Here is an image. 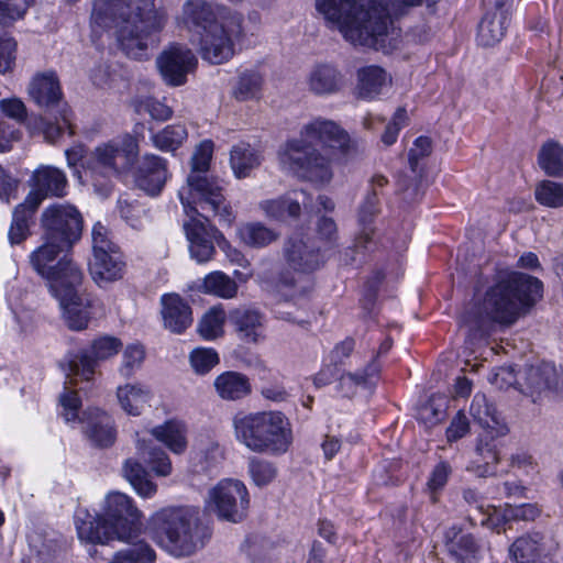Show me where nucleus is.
Masks as SVG:
<instances>
[{
	"label": "nucleus",
	"instance_id": "1",
	"mask_svg": "<svg viewBox=\"0 0 563 563\" xmlns=\"http://www.w3.org/2000/svg\"><path fill=\"white\" fill-rule=\"evenodd\" d=\"M90 21L95 32L114 30L128 57L143 59L165 27L167 13L154 0H95Z\"/></svg>",
	"mask_w": 563,
	"mask_h": 563
},
{
	"label": "nucleus",
	"instance_id": "2",
	"mask_svg": "<svg viewBox=\"0 0 563 563\" xmlns=\"http://www.w3.org/2000/svg\"><path fill=\"white\" fill-rule=\"evenodd\" d=\"M316 9L332 29L353 45L389 53L399 46L401 31L394 16L373 0H316Z\"/></svg>",
	"mask_w": 563,
	"mask_h": 563
},
{
	"label": "nucleus",
	"instance_id": "3",
	"mask_svg": "<svg viewBox=\"0 0 563 563\" xmlns=\"http://www.w3.org/2000/svg\"><path fill=\"white\" fill-rule=\"evenodd\" d=\"M68 247L70 245L45 236V242L30 254V263L47 280L68 328L81 331L88 327L96 300L81 289L82 272L68 256L56 262L57 256Z\"/></svg>",
	"mask_w": 563,
	"mask_h": 563
},
{
	"label": "nucleus",
	"instance_id": "4",
	"mask_svg": "<svg viewBox=\"0 0 563 563\" xmlns=\"http://www.w3.org/2000/svg\"><path fill=\"white\" fill-rule=\"evenodd\" d=\"M349 141V134L336 122L322 117L314 118L302 125L298 137L287 140L279 146V168L300 179L328 184L333 176L331 161L314 144L343 150Z\"/></svg>",
	"mask_w": 563,
	"mask_h": 563
},
{
	"label": "nucleus",
	"instance_id": "5",
	"mask_svg": "<svg viewBox=\"0 0 563 563\" xmlns=\"http://www.w3.org/2000/svg\"><path fill=\"white\" fill-rule=\"evenodd\" d=\"M543 284L537 277L511 272L487 288L483 299L463 316L470 331H484L492 323L515 324L542 298Z\"/></svg>",
	"mask_w": 563,
	"mask_h": 563
},
{
	"label": "nucleus",
	"instance_id": "6",
	"mask_svg": "<svg viewBox=\"0 0 563 563\" xmlns=\"http://www.w3.org/2000/svg\"><path fill=\"white\" fill-rule=\"evenodd\" d=\"M179 27L199 37L201 57L221 64L233 54V41L243 34V18L208 0H186L176 15Z\"/></svg>",
	"mask_w": 563,
	"mask_h": 563
},
{
	"label": "nucleus",
	"instance_id": "7",
	"mask_svg": "<svg viewBox=\"0 0 563 563\" xmlns=\"http://www.w3.org/2000/svg\"><path fill=\"white\" fill-rule=\"evenodd\" d=\"M141 518L142 512L130 496L111 492L104 497L99 516L78 509L75 525L81 542L106 544L112 540L129 541L137 531Z\"/></svg>",
	"mask_w": 563,
	"mask_h": 563
},
{
	"label": "nucleus",
	"instance_id": "8",
	"mask_svg": "<svg viewBox=\"0 0 563 563\" xmlns=\"http://www.w3.org/2000/svg\"><path fill=\"white\" fill-rule=\"evenodd\" d=\"M213 154V143L202 141L191 156V172L187 185L179 190V198L185 212L192 210L203 217L219 216V220L231 225L235 219L233 210L223 195L220 180L206 175Z\"/></svg>",
	"mask_w": 563,
	"mask_h": 563
},
{
	"label": "nucleus",
	"instance_id": "9",
	"mask_svg": "<svg viewBox=\"0 0 563 563\" xmlns=\"http://www.w3.org/2000/svg\"><path fill=\"white\" fill-rule=\"evenodd\" d=\"M155 539L172 555L190 556L202 549L211 531L201 520L195 506H168L155 511L150 518Z\"/></svg>",
	"mask_w": 563,
	"mask_h": 563
},
{
	"label": "nucleus",
	"instance_id": "10",
	"mask_svg": "<svg viewBox=\"0 0 563 563\" xmlns=\"http://www.w3.org/2000/svg\"><path fill=\"white\" fill-rule=\"evenodd\" d=\"M233 428L236 440L255 453L282 455L292 443L291 424L280 411L239 412Z\"/></svg>",
	"mask_w": 563,
	"mask_h": 563
},
{
	"label": "nucleus",
	"instance_id": "11",
	"mask_svg": "<svg viewBox=\"0 0 563 563\" xmlns=\"http://www.w3.org/2000/svg\"><path fill=\"white\" fill-rule=\"evenodd\" d=\"M139 155V145L131 135L112 140L96 146L82 163V174L76 169L78 179L90 183L96 192L108 196L111 191V179L129 172Z\"/></svg>",
	"mask_w": 563,
	"mask_h": 563
},
{
	"label": "nucleus",
	"instance_id": "12",
	"mask_svg": "<svg viewBox=\"0 0 563 563\" xmlns=\"http://www.w3.org/2000/svg\"><path fill=\"white\" fill-rule=\"evenodd\" d=\"M283 257L287 268L297 273L298 277L283 273L279 277L280 288H294L292 297L305 295L309 289V279L305 274L318 269L323 264L322 254L310 239L296 234L285 241Z\"/></svg>",
	"mask_w": 563,
	"mask_h": 563
},
{
	"label": "nucleus",
	"instance_id": "13",
	"mask_svg": "<svg viewBox=\"0 0 563 563\" xmlns=\"http://www.w3.org/2000/svg\"><path fill=\"white\" fill-rule=\"evenodd\" d=\"M92 251L89 271L96 284L103 286L123 277L125 263L122 254L109 239L108 229L100 222L92 228Z\"/></svg>",
	"mask_w": 563,
	"mask_h": 563
},
{
	"label": "nucleus",
	"instance_id": "14",
	"mask_svg": "<svg viewBox=\"0 0 563 563\" xmlns=\"http://www.w3.org/2000/svg\"><path fill=\"white\" fill-rule=\"evenodd\" d=\"M249 503L246 486L241 481L227 478L209 490L207 506L219 519L240 522L246 516Z\"/></svg>",
	"mask_w": 563,
	"mask_h": 563
},
{
	"label": "nucleus",
	"instance_id": "15",
	"mask_svg": "<svg viewBox=\"0 0 563 563\" xmlns=\"http://www.w3.org/2000/svg\"><path fill=\"white\" fill-rule=\"evenodd\" d=\"M517 383L533 402L543 401L563 394V369L553 363L542 362L529 366Z\"/></svg>",
	"mask_w": 563,
	"mask_h": 563
},
{
	"label": "nucleus",
	"instance_id": "16",
	"mask_svg": "<svg viewBox=\"0 0 563 563\" xmlns=\"http://www.w3.org/2000/svg\"><path fill=\"white\" fill-rule=\"evenodd\" d=\"M123 347L122 341L112 335H101L92 340L90 347L71 354L67 358V376H78L89 380L99 362L110 360Z\"/></svg>",
	"mask_w": 563,
	"mask_h": 563
},
{
	"label": "nucleus",
	"instance_id": "17",
	"mask_svg": "<svg viewBox=\"0 0 563 563\" xmlns=\"http://www.w3.org/2000/svg\"><path fill=\"white\" fill-rule=\"evenodd\" d=\"M41 221L45 230V236L64 245L71 246L80 238L82 218L71 205L55 203L47 207L42 213Z\"/></svg>",
	"mask_w": 563,
	"mask_h": 563
},
{
	"label": "nucleus",
	"instance_id": "18",
	"mask_svg": "<svg viewBox=\"0 0 563 563\" xmlns=\"http://www.w3.org/2000/svg\"><path fill=\"white\" fill-rule=\"evenodd\" d=\"M186 214L189 220L184 223V229L189 241L190 255L198 263H206L214 255L213 242L223 239V235L209 223V218L216 216L203 217L192 210H189V213L186 212Z\"/></svg>",
	"mask_w": 563,
	"mask_h": 563
},
{
	"label": "nucleus",
	"instance_id": "19",
	"mask_svg": "<svg viewBox=\"0 0 563 563\" xmlns=\"http://www.w3.org/2000/svg\"><path fill=\"white\" fill-rule=\"evenodd\" d=\"M156 65L164 81L178 87L187 81V75L195 69L197 58L188 47L174 44L158 55Z\"/></svg>",
	"mask_w": 563,
	"mask_h": 563
},
{
	"label": "nucleus",
	"instance_id": "20",
	"mask_svg": "<svg viewBox=\"0 0 563 563\" xmlns=\"http://www.w3.org/2000/svg\"><path fill=\"white\" fill-rule=\"evenodd\" d=\"M33 189L26 196V205L38 208L42 201L49 197L66 195L67 177L65 173L54 166L42 165L37 167L31 178Z\"/></svg>",
	"mask_w": 563,
	"mask_h": 563
},
{
	"label": "nucleus",
	"instance_id": "21",
	"mask_svg": "<svg viewBox=\"0 0 563 563\" xmlns=\"http://www.w3.org/2000/svg\"><path fill=\"white\" fill-rule=\"evenodd\" d=\"M168 176L167 161L154 154H144L133 172L135 186L150 196L161 194Z\"/></svg>",
	"mask_w": 563,
	"mask_h": 563
},
{
	"label": "nucleus",
	"instance_id": "22",
	"mask_svg": "<svg viewBox=\"0 0 563 563\" xmlns=\"http://www.w3.org/2000/svg\"><path fill=\"white\" fill-rule=\"evenodd\" d=\"M229 321L236 338L243 343L257 344L266 338V318L258 309L236 308L230 312Z\"/></svg>",
	"mask_w": 563,
	"mask_h": 563
},
{
	"label": "nucleus",
	"instance_id": "23",
	"mask_svg": "<svg viewBox=\"0 0 563 563\" xmlns=\"http://www.w3.org/2000/svg\"><path fill=\"white\" fill-rule=\"evenodd\" d=\"M301 205L306 210L313 209L312 197L305 190H294L278 198L263 200L258 207L268 219L282 222L288 218H298Z\"/></svg>",
	"mask_w": 563,
	"mask_h": 563
},
{
	"label": "nucleus",
	"instance_id": "24",
	"mask_svg": "<svg viewBox=\"0 0 563 563\" xmlns=\"http://www.w3.org/2000/svg\"><path fill=\"white\" fill-rule=\"evenodd\" d=\"M161 314L164 328L180 334L192 323V311L188 302L178 294H165L161 297Z\"/></svg>",
	"mask_w": 563,
	"mask_h": 563
},
{
	"label": "nucleus",
	"instance_id": "25",
	"mask_svg": "<svg viewBox=\"0 0 563 563\" xmlns=\"http://www.w3.org/2000/svg\"><path fill=\"white\" fill-rule=\"evenodd\" d=\"M84 432L90 441L100 448L112 445L117 438L114 421L107 412L93 408L84 411L81 419Z\"/></svg>",
	"mask_w": 563,
	"mask_h": 563
},
{
	"label": "nucleus",
	"instance_id": "26",
	"mask_svg": "<svg viewBox=\"0 0 563 563\" xmlns=\"http://www.w3.org/2000/svg\"><path fill=\"white\" fill-rule=\"evenodd\" d=\"M306 85L312 95L328 97L341 91L344 87V76L331 64H318L307 74Z\"/></svg>",
	"mask_w": 563,
	"mask_h": 563
},
{
	"label": "nucleus",
	"instance_id": "27",
	"mask_svg": "<svg viewBox=\"0 0 563 563\" xmlns=\"http://www.w3.org/2000/svg\"><path fill=\"white\" fill-rule=\"evenodd\" d=\"M544 537L538 532L521 536L509 548L514 563H549Z\"/></svg>",
	"mask_w": 563,
	"mask_h": 563
},
{
	"label": "nucleus",
	"instance_id": "28",
	"mask_svg": "<svg viewBox=\"0 0 563 563\" xmlns=\"http://www.w3.org/2000/svg\"><path fill=\"white\" fill-rule=\"evenodd\" d=\"M32 100L42 108H53L62 99L59 80L54 71H45L33 77L29 86Z\"/></svg>",
	"mask_w": 563,
	"mask_h": 563
},
{
	"label": "nucleus",
	"instance_id": "29",
	"mask_svg": "<svg viewBox=\"0 0 563 563\" xmlns=\"http://www.w3.org/2000/svg\"><path fill=\"white\" fill-rule=\"evenodd\" d=\"M213 387L218 397L225 401H236L252 393L250 378L236 371H227L218 375Z\"/></svg>",
	"mask_w": 563,
	"mask_h": 563
},
{
	"label": "nucleus",
	"instance_id": "30",
	"mask_svg": "<svg viewBox=\"0 0 563 563\" xmlns=\"http://www.w3.org/2000/svg\"><path fill=\"white\" fill-rule=\"evenodd\" d=\"M445 547L450 555L461 563H474L481 552V545L475 538L456 527L445 532Z\"/></svg>",
	"mask_w": 563,
	"mask_h": 563
},
{
	"label": "nucleus",
	"instance_id": "31",
	"mask_svg": "<svg viewBox=\"0 0 563 563\" xmlns=\"http://www.w3.org/2000/svg\"><path fill=\"white\" fill-rule=\"evenodd\" d=\"M389 75L379 66L369 65L357 70L356 93L358 98L373 100L390 84Z\"/></svg>",
	"mask_w": 563,
	"mask_h": 563
},
{
	"label": "nucleus",
	"instance_id": "32",
	"mask_svg": "<svg viewBox=\"0 0 563 563\" xmlns=\"http://www.w3.org/2000/svg\"><path fill=\"white\" fill-rule=\"evenodd\" d=\"M261 163V153L249 143L240 142L230 152V166L239 179L250 176Z\"/></svg>",
	"mask_w": 563,
	"mask_h": 563
},
{
	"label": "nucleus",
	"instance_id": "33",
	"mask_svg": "<svg viewBox=\"0 0 563 563\" xmlns=\"http://www.w3.org/2000/svg\"><path fill=\"white\" fill-rule=\"evenodd\" d=\"M279 233L262 222L242 223L236 228V236L242 244L252 249H263L276 242Z\"/></svg>",
	"mask_w": 563,
	"mask_h": 563
},
{
	"label": "nucleus",
	"instance_id": "34",
	"mask_svg": "<svg viewBox=\"0 0 563 563\" xmlns=\"http://www.w3.org/2000/svg\"><path fill=\"white\" fill-rule=\"evenodd\" d=\"M470 413L482 428L495 430L497 434L505 435L507 427L499 420L498 412L484 394H476L472 400Z\"/></svg>",
	"mask_w": 563,
	"mask_h": 563
},
{
	"label": "nucleus",
	"instance_id": "35",
	"mask_svg": "<svg viewBox=\"0 0 563 563\" xmlns=\"http://www.w3.org/2000/svg\"><path fill=\"white\" fill-rule=\"evenodd\" d=\"M152 397L151 390L142 384H125L117 388L121 408L132 416L141 415Z\"/></svg>",
	"mask_w": 563,
	"mask_h": 563
},
{
	"label": "nucleus",
	"instance_id": "36",
	"mask_svg": "<svg viewBox=\"0 0 563 563\" xmlns=\"http://www.w3.org/2000/svg\"><path fill=\"white\" fill-rule=\"evenodd\" d=\"M152 435L173 453L181 454L187 449V429L183 422L170 420L152 429Z\"/></svg>",
	"mask_w": 563,
	"mask_h": 563
},
{
	"label": "nucleus",
	"instance_id": "37",
	"mask_svg": "<svg viewBox=\"0 0 563 563\" xmlns=\"http://www.w3.org/2000/svg\"><path fill=\"white\" fill-rule=\"evenodd\" d=\"M506 11L486 13L478 25L477 41L483 46H493L500 42L507 30Z\"/></svg>",
	"mask_w": 563,
	"mask_h": 563
},
{
	"label": "nucleus",
	"instance_id": "38",
	"mask_svg": "<svg viewBox=\"0 0 563 563\" xmlns=\"http://www.w3.org/2000/svg\"><path fill=\"white\" fill-rule=\"evenodd\" d=\"M122 473L140 497L152 498L157 493V485L150 479L148 473L139 461L128 459Z\"/></svg>",
	"mask_w": 563,
	"mask_h": 563
},
{
	"label": "nucleus",
	"instance_id": "39",
	"mask_svg": "<svg viewBox=\"0 0 563 563\" xmlns=\"http://www.w3.org/2000/svg\"><path fill=\"white\" fill-rule=\"evenodd\" d=\"M378 213V198L375 195H366L360 206L357 221L361 227L360 233L355 238L356 246L367 247L368 243H374V229L372 223Z\"/></svg>",
	"mask_w": 563,
	"mask_h": 563
},
{
	"label": "nucleus",
	"instance_id": "40",
	"mask_svg": "<svg viewBox=\"0 0 563 563\" xmlns=\"http://www.w3.org/2000/svg\"><path fill=\"white\" fill-rule=\"evenodd\" d=\"M222 453L219 444L211 440H200L192 451V471L195 473H208L221 461Z\"/></svg>",
	"mask_w": 563,
	"mask_h": 563
},
{
	"label": "nucleus",
	"instance_id": "41",
	"mask_svg": "<svg viewBox=\"0 0 563 563\" xmlns=\"http://www.w3.org/2000/svg\"><path fill=\"white\" fill-rule=\"evenodd\" d=\"M538 163L549 176L563 177V146L554 141H547L540 148Z\"/></svg>",
	"mask_w": 563,
	"mask_h": 563
},
{
	"label": "nucleus",
	"instance_id": "42",
	"mask_svg": "<svg viewBox=\"0 0 563 563\" xmlns=\"http://www.w3.org/2000/svg\"><path fill=\"white\" fill-rule=\"evenodd\" d=\"M136 449L141 457L146 461L153 472L158 476H168L172 473V462L161 449L154 448L151 440L139 439Z\"/></svg>",
	"mask_w": 563,
	"mask_h": 563
},
{
	"label": "nucleus",
	"instance_id": "43",
	"mask_svg": "<svg viewBox=\"0 0 563 563\" xmlns=\"http://www.w3.org/2000/svg\"><path fill=\"white\" fill-rule=\"evenodd\" d=\"M58 114L59 117L56 118L55 122L44 117H40L37 120L38 129L49 143H54L65 131H67L69 135L75 134L71 124V110L67 106H64L58 111Z\"/></svg>",
	"mask_w": 563,
	"mask_h": 563
},
{
	"label": "nucleus",
	"instance_id": "44",
	"mask_svg": "<svg viewBox=\"0 0 563 563\" xmlns=\"http://www.w3.org/2000/svg\"><path fill=\"white\" fill-rule=\"evenodd\" d=\"M37 208H31L29 203L26 205V199L15 207L8 233L11 244H19L29 236L30 222Z\"/></svg>",
	"mask_w": 563,
	"mask_h": 563
},
{
	"label": "nucleus",
	"instance_id": "45",
	"mask_svg": "<svg viewBox=\"0 0 563 563\" xmlns=\"http://www.w3.org/2000/svg\"><path fill=\"white\" fill-rule=\"evenodd\" d=\"M201 289L206 294L231 299L238 294V284L223 272L216 271L203 278Z\"/></svg>",
	"mask_w": 563,
	"mask_h": 563
},
{
	"label": "nucleus",
	"instance_id": "46",
	"mask_svg": "<svg viewBox=\"0 0 563 563\" xmlns=\"http://www.w3.org/2000/svg\"><path fill=\"white\" fill-rule=\"evenodd\" d=\"M225 313L223 309L213 307L208 310L197 324V332L206 341H213L224 334Z\"/></svg>",
	"mask_w": 563,
	"mask_h": 563
},
{
	"label": "nucleus",
	"instance_id": "47",
	"mask_svg": "<svg viewBox=\"0 0 563 563\" xmlns=\"http://www.w3.org/2000/svg\"><path fill=\"white\" fill-rule=\"evenodd\" d=\"M187 130L183 124H172L151 136L153 145L165 152H173L178 148L187 139Z\"/></svg>",
	"mask_w": 563,
	"mask_h": 563
},
{
	"label": "nucleus",
	"instance_id": "48",
	"mask_svg": "<svg viewBox=\"0 0 563 563\" xmlns=\"http://www.w3.org/2000/svg\"><path fill=\"white\" fill-rule=\"evenodd\" d=\"M247 472L253 484L257 487L269 485L278 475V468L274 462L257 456L249 459Z\"/></svg>",
	"mask_w": 563,
	"mask_h": 563
},
{
	"label": "nucleus",
	"instance_id": "49",
	"mask_svg": "<svg viewBox=\"0 0 563 563\" xmlns=\"http://www.w3.org/2000/svg\"><path fill=\"white\" fill-rule=\"evenodd\" d=\"M262 76L255 71L243 73L233 88V97L239 101L256 99L262 91Z\"/></svg>",
	"mask_w": 563,
	"mask_h": 563
},
{
	"label": "nucleus",
	"instance_id": "50",
	"mask_svg": "<svg viewBox=\"0 0 563 563\" xmlns=\"http://www.w3.org/2000/svg\"><path fill=\"white\" fill-rule=\"evenodd\" d=\"M145 360V349L140 343H133L125 346L122 352L121 364L118 368L119 374L124 378H130L139 371Z\"/></svg>",
	"mask_w": 563,
	"mask_h": 563
},
{
	"label": "nucleus",
	"instance_id": "51",
	"mask_svg": "<svg viewBox=\"0 0 563 563\" xmlns=\"http://www.w3.org/2000/svg\"><path fill=\"white\" fill-rule=\"evenodd\" d=\"M537 201L549 208L563 207V184L552 180H543L536 187Z\"/></svg>",
	"mask_w": 563,
	"mask_h": 563
},
{
	"label": "nucleus",
	"instance_id": "52",
	"mask_svg": "<svg viewBox=\"0 0 563 563\" xmlns=\"http://www.w3.org/2000/svg\"><path fill=\"white\" fill-rule=\"evenodd\" d=\"M155 551L145 542H139L120 551L109 563H154Z\"/></svg>",
	"mask_w": 563,
	"mask_h": 563
},
{
	"label": "nucleus",
	"instance_id": "53",
	"mask_svg": "<svg viewBox=\"0 0 563 563\" xmlns=\"http://www.w3.org/2000/svg\"><path fill=\"white\" fill-rule=\"evenodd\" d=\"M189 361L195 373L205 375L219 364L220 357L212 347H197L190 352Z\"/></svg>",
	"mask_w": 563,
	"mask_h": 563
},
{
	"label": "nucleus",
	"instance_id": "54",
	"mask_svg": "<svg viewBox=\"0 0 563 563\" xmlns=\"http://www.w3.org/2000/svg\"><path fill=\"white\" fill-rule=\"evenodd\" d=\"M26 9V0H0V25H8L21 19Z\"/></svg>",
	"mask_w": 563,
	"mask_h": 563
},
{
	"label": "nucleus",
	"instance_id": "55",
	"mask_svg": "<svg viewBox=\"0 0 563 563\" xmlns=\"http://www.w3.org/2000/svg\"><path fill=\"white\" fill-rule=\"evenodd\" d=\"M59 402L63 408L62 417L67 423L75 422L78 419V411L81 401L76 391L65 388L64 393L59 396Z\"/></svg>",
	"mask_w": 563,
	"mask_h": 563
},
{
	"label": "nucleus",
	"instance_id": "56",
	"mask_svg": "<svg viewBox=\"0 0 563 563\" xmlns=\"http://www.w3.org/2000/svg\"><path fill=\"white\" fill-rule=\"evenodd\" d=\"M118 211L121 218L132 228H139L141 224V218L145 213V210L139 203H133L124 199L118 200Z\"/></svg>",
	"mask_w": 563,
	"mask_h": 563
},
{
	"label": "nucleus",
	"instance_id": "57",
	"mask_svg": "<svg viewBox=\"0 0 563 563\" xmlns=\"http://www.w3.org/2000/svg\"><path fill=\"white\" fill-rule=\"evenodd\" d=\"M439 0H377L376 3L386 10L394 18L405 13L408 8L416 7L426 2L431 5Z\"/></svg>",
	"mask_w": 563,
	"mask_h": 563
},
{
	"label": "nucleus",
	"instance_id": "58",
	"mask_svg": "<svg viewBox=\"0 0 563 563\" xmlns=\"http://www.w3.org/2000/svg\"><path fill=\"white\" fill-rule=\"evenodd\" d=\"M358 386H367V378L356 373H340L336 389L344 396L355 394Z\"/></svg>",
	"mask_w": 563,
	"mask_h": 563
},
{
	"label": "nucleus",
	"instance_id": "59",
	"mask_svg": "<svg viewBox=\"0 0 563 563\" xmlns=\"http://www.w3.org/2000/svg\"><path fill=\"white\" fill-rule=\"evenodd\" d=\"M16 43L11 37H0V73L11 70L15 63Z\"/></svg>",
	"mask_w": 563,
	"mask_h": 563
},
{
	"label": "nucleus",
	"instance_id": "60",
	"mask_svg": "<svg viewBox=\"0 0 563 563\" xmlns=\"http://www.w3.org/2000/svg\"><path fill=\"white\" fill-rule=\"evenodd\" d=\"M1 112L18 122H23L26 118V108L23 101L16 97L0 100Z\"/></svg>",
	"mask_w": 563,
	"mask_h": 563
},
{
	"label": "nucleus",
	"instance_id": "61",
	"mask_svg": "<svg viewBox=\"0 0 563 563\" xmlns=\"http://www.w3.org/2000/svg\"><path fill=\"white\" fill-rule=\"evenodd\" d=\"M431 153V141L429 137L419 136L413 146L409 150L408 159L411 170L417 173L419 161Z\"/></svg>",
	"mask_w": 563,
	"mask_h": 563
},
{
	"label": "nucleus",
	"instance_id": "62",
	"mask_svg": "<svg viewBox=\"0 0 563 563\" xmlns=\"http://www.w3.org/2000/svg\"><path fill=\"white\" fill-rule=\"evenodd\" d=\"M470 431V422L463 411H459L446 429L445 435L449 442H454L465 437Z\"/></svg>",
	"mask_w": 563,
	"mask_h": 563
},
{
	"label": "nucleus",
	"instance_id": "63",
	"mask_svg": "<svg viewBox=\"0 0 563 563\" xmlns=\"http://www.w3.org/2000/svg\"><path fill=\"white\" fill-rule=\"evenodd\" d=\"M451 472L452 468L448 462L441 461L439 464H437L428 481L429 489L431 492L442 489L446 484Z\"/></svg>",
	"mask_w": 563,
	"mask_h": 563
},
{
	"label": "nucleus",
	"instance_id": "64",
	"mask_svg": "<svg viewBox=\"0 0 563 563\" xmlns=\"http://www.w3.org/2000/svg\"><path fill=\"white\" fill-rule=\"evenodd\" d=\"M510 466L523 471L526 475H532L537 472V463L533 456L522 450L511 454Z\"/></svg>",
	"mask_w": 563,
	"mask_h": 563
}]
</instances>
